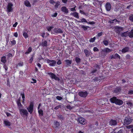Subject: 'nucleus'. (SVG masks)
I'll use <instances>...</instances> for the list:
<instances>
[{"instance_id": "obj_49", "label": "nucleus", "mask_w": 133, "mask_h": 133, "mask_svg": "<svg viewBox=\"0 0 133 133\" xmlns=\"http://www.w3.org/2000/svg\"><path fill=\"white\" fill-rule=\"evenodd\" d=\"M117 133H124V131L123 129H120L118 131Z\"/></svg>"}, {"instance_id": "obj_16", "label": "nucleus", "mask_w": 133, "mask_h": 133, "mask_svg": "<svg viewBox=\"0 0 133 133\" xmlns=\"http://www.w3.org/2000/svg\"><path fill=\"white\" fill-rule=\"evenodd\" d=\"M117 99L116 97L114 96L110 99V101L111 103H115Z\"/></svg>"}, {"instance_id": "obj_7", "label": "nucleus", "mask_w": 133, "mask_h": 133, "mask_svg": "<svg viewBox=\"0 0 133 133\" xmlns=\"http://www.w3.org/2000/svg\"><path fill=\"white\" fill-rule=\"evenodd\" d=\"M13 6V4L10 3H9L8 4L7 6V11L9 12L12 11L13 9L12 6Z\"/></svg>"}, {"instance_id": "obj_41", "label": "nucleus", "mask_w": 133, "mask_h": 133, "mask_svg": "<svg viewBox=\"0 0 133 133\" xmlns=\"http://www.w3.org/2000/svg\"><path fill=\"white\" fill-rule=\"evenodd\" d=\"M95 38H96L95 37H94L93 38H91V39L89 40V42H94L95 40Z\"/></svg>"}, {"instance_id": "obj_36", "label": "nucleus", "mask_w": 133, "mask_h": 133, "mask_svg": "<svg viewBox=\"0 0 133 133\" xmlns=\"http://www.w3.org/2000/svg\"><path fill=\"white\" fill-rule=\"evenodd\" d=\"M80 26L85 31H86L87 30L88 28H89V26H85L83 25H81Z\"/></svg>"}, {"instance_id": "obj_5", "label": "nucleus", "mask_w": 133, "mask_h": 133, "mask_svg": "<svg viewBox=\"0 0 133 133\" xmlns=\"http://www.w3.org/2000/svg\"><path fill=\"white\" fill-rule=\"evenodd\" d=\"M47 63H49L51 66H55L56 64V61L53 60H50L49 59L46 60Z\"/></svg>"}, {"instance_id": "obj_47", "label": "nucleus", "mask_w": 133, "mask_h": 133, "mask_svg": "<svg viewBox=\"0 0 133 133\" xmlns=\"http://www.w3.org/2000/svg\"><path fill=\"white\" fill-rule=\"evenodd\" d=\"M61 105H58L54 109L55 110H57L59 108H61Z\"/></svg>"}, {"instance_id": "obj_24", "label": "nucleus", "mask_w": 133, "mask_h": 133, "mask_svg": "<svg viewBox=\"0 0 133 133\" xmlns=\"http://www.w3.org/2000/svg\"><path fill=\"white\" fill-rule=\"evenodd\" d=\"M25 5L27 7H30L31 6V4L29 1L28 0H26L24 2Z\"/></svg>"}, {"instance_id": "obj_27", "label": "nucleus", "mask_w": 133, "mask_h": 133, "mask_svg": "<svg viewBox=\"0 0 133 133\" xmlns=\"http://www.w3.org/2000/svg\"><path fill=\"white\" fill-rule=\"evenodd\" d=\"M54 127H58L60 125L59 122L57 121L55 122L54 123Z\"/></svg>"}, {"instance_id": "obj_23", "label": "nucleus", "mask_w": 133, "mask_h": 133, "mask_svg": "<svg viewBox=\"0 0 133 133\" xmlns=\"http://www.w3.org/2000/svg\"><path fill=\"white\" fill-rule=\"evenodd\" d=\"M41 45L43 47H47L48 45L47 42L46 41H44L42 43Z\"/></svg>"}, {"instance_id": "obj_60", "label": "nucleus", "mask_w": 133, "mask_h": 133, "mask_svg": "<svg viewBox=\"0 0 133 133\" xmlns=\"http://www.w3.org/2000/svg\"><path fill=\"white\" fill-rule=\"evenodd\" d=\"M57 12H55L54 15H52L51 16L53 17H55L57 16Z\"/></svg>"}, {"instance_id": "obj_9", "label": "nucleus", "mask_w": 133, "mask_h": 133, "mask_svg": "<svg viewBox=\"0 0 133 133\" xmlns=\"http://www.w3.org/2000/svg\"><path fill=\"white\" fill-rule=\"evenodd\" d=\"M54 31L56 33L62 34L63 33V30L60 28H55L54 29Z\"/></svg>"}, {"instance_id": "obj_1", "label": "nucleus", "mask_w": 133, "mask_h": 133, "mask_svg": "<svg viewBox=\"0 0 133 133\" xmlns=\"http://www.w3.org/2000/svg\"><path fill=\"white\" fill-rule=\"evenodd\" d=\"M19 110L20 113L22 116H28L29 113L25 109H21V108Z\"/></svg>"}, {"instance_id": "obj_51", "label": "nucleus", "mask_w": 133, "mask_h": 133, "mask_svg": "<svg viewBox=\"0 0 133 133\" xmlns=\"http://www.w3.org/2000/svg\"><path fill=\"white\" fill-rule=\"evenodd\" d=\"M53 28V27L52 26H50L47 28V29L48 31H50L51 29Z\"/></svg>"}, {"instance_id": "obj_40", "label": "nucleus", "mask_w": 133, "mask_h": 133, "mask_svg": "<svg viewBox=\"0 0 133 133\" xmlns=\"http://www.w3.org/2000/svg\"><path fill=\"white\" fill-rule=\"evenodd\" d=\"M127 104L128 105L130 106L131 107H132L133 106V104L132 103L129 101L127 102Z\"/></svg>"}, {"instance_id": "obj_52", "label": "nucleus", "mask_w": 133, "mask_h": 133, "mask_svg": "<svg viewBox=\"0 0 133 133\" xmlns=\"http://www.w3.org/2000/svg\"><path fill=\"white\" fill-rule=\"evenodd\" d=\"M93 50L94 51H99L98 49L96 47H95L94 48Z\"/></svg>"}, {"instance_id": "obj_31", "label": "nucleus", "mask_w": 133, "mask_h": 133, "mask_svg": "<svg viewBox=\"0 0 133 133\" xmlns=\"http://www.w3.org/2000/svg\"><path fill=\"white\" fill-rule=\"evenodd\" d=\"M32 50V49L31 47H29V48L28 49V50L27 51L25 52V54H28L30 52H31Z\"/></svg>"}, {"instance_id": "obj_11", "label": "nucleus", "mask_w": 133, "mask_h": 133, "mask_svg": "<svg viewBox=\"0 0 133 133\" xmlns=\"http://www.w3.org/2000/svg\"><path fill=\"white\" fill-rule=\"evenodd\" d=\"M78 121L81 124H84L85 123V119L83 118L80 117L78 118Z\"/></svg>"}, {"instance_id": "obj_34", "label": "nucleus", "mask_w": 133, "mask_h": 133, "mask_svg": "<svg viewBox=\"0 0 133 133\" xmlns=\"http://www.w3.org/2000/svg\"><path fill=\"white\" fill-rule=\"evenodd\" d=\"M129 36L130 38L133 37V29L129 33Z\"/></svg>"}, {"instance_id": "obj_14", "label": "nucleus", "mask_w": 133, "mask_h": 133, "mask_svg": "<svg viewBox=\"0 0 133 133\" xmlns=\"http://www.w3.org/2000/svg\"><path fill=\"white\" fill-rule=\"evenodd\" d=\"M61 10L65 14H67L68 12V9L65 6H63L61 8Z\"/></svg>"}, {"instance_id": "obj_13", "label": "nucleus", "mask_w": 133, "mask_h": 133, "mask_svg": "<svg viewBox=\"0 0 133 133\" xmlns=\"http://www.w3.org/2000/svg\"><path fill=\"white\" fill-rule=\"evenodd\" d=\"M17 103L19 108L18 109H21L22 106V105L21 104V103L20 98H19L18 99L17 101Z\"/></svg>"}, {"instance_id": "obj_22", "label": "nucleus", "mask_w": 133, "mask_h": 133, "mask_svg": "<svg viewBox=\"0 0 133 133\" xmlns=\"http://www.w3.org/2000/svg\"><path fill=\"white\" fill-rule=\"evenodd\" d=\"M1 62L4 64L6 62V58L5 56H3L1 58Z\"/></svg>"}, {"instance_id": "obj_54", "label": "nucleus", "mask_w": 133, "mask_h": 133, "mask_svg": "<svg viewBox=\"0 0 133 133\" xmlns=\"http://www.w3.org/2000/svg\"><path fill=\"white\" fill-rule=\"evenodd\" d=\"M54 79L56 80L59 81L60 80L59 78L58 77L56 76V75L55 76V77H54Z\"/></svg>"}, {"instance_id": "obj_48", "label": "nucleus", "mask_w": 133, "mask_h": 133, "mask_svg": "<svg viewBox=\"0 0 133 133\" xmlns=\"http://www.w3.org/2000/svg\"><path fill=\"white\" fill-rule=\"evenodd\" d=\"M66 107L68 109L70 110H71L74 108L73 107H71L70 105H67Z\"/></svg>"}, {"instance_id": "obj_28", "label": "nucleus", "mask_w": 133, "mask_h": 133, "mask_svg": "<svg viewBox=\"0 0 133 133\" xmlns=\"http://www.w3.org/2000/svg\"><path fill=\"white\" fill-rule=\"evenodd\" d=\"M116 22L118 23H119L120 22L117 20L116 19H115L113 20H111L110 21V22L111 23H116Z\"/></svg>"}, {"instance_id": "obj_18", "label": "nucleus", "mask_w": 133, "mask_h": 133, "mask_svg": "<svg viewBox=\"0 0 133 133\" xmlns=\"http://www.w3.org/2000/svg\"><path fill=\"white\" fill-rule=\"evenodd\" d=\"M71 15H72L74 17L77 18H79L78 14L76 12H74L73 13H71L70 14Z\"/></svg>"}, {"instance_id": "obj_35", "label": "nucleus", "mask_w": 133, "mask_h": 133, "mask_svg": "<svg viewBox=\"0 0 133 133\" xmlns=\"http://www.w3.org/2000/svg\"><path fill=\"white\" fill-rule=\"evenodd\" d=\"M129 19L130 21L131 22H133V14H130L129 16Z\"/></svg>"}, {"instance_id": "obj_25", "label": "nucleus", "mask_w": 133, "mask_h": 133, "mask_svg": "<svg viewBox=\"0 0 133 133\" xmlns=\"http://www.w3.org/2000/svg\"><path fill=\"white\" fill-rule=\"evenodd\" d=\"M84 52L85 53V56L86 57H88L89 56L90 52L88 50L85 49L84 50Z\"/></svg>"}, {"instance_id": "obj_19", "label": "nucleus", "mask_w": 133, "mask_h": 133, "mask_svg": "<svg viewBox=\"0 0 133 133\" xmlns=\"http://www.w3.org/2000/svg\"><path fill=\"white\" fill-rule=\"evenodd\" d=\"M129 48L128 47H126L123 48L122 50V52L123 53H125L128 51L129 50Z\"/></svg>"}, {"instance_id": "obj_10", "label": "nucleus", "mask_w": 133, "mask_h": 133, "mask_svg": "<svg viewBox=\"0 0 133 133\" xmlns=\"http://www.w3.org/2000/svg\"><path fill=\"white\" fill-rule=\"evenodd\" d=\"M105 8L107 11H109L110 10L111 8V5L110 3L109 2L106 3L105 5Z\"/></svg>"}, {"instance_id": "obj_61", "label": "nucleus", "mask_w": 133, "mask_h": 133, "mask_svg": "<svg viewBox=\"0 0 133 133\" xmlns=\"http://www.w3.org/2000/svg\"><path fill=\"white\" fill-rule=\"evenodd\" d=\"M102 32H99V33H98V37H100L101 36H102Z\"/></svg>"}, {"instance_id": "obj_8", "label": "nucleus", "mask_w": 133, "mask_h": 133, "mask_svg": "<svg viewBox=\"0 0 133 133\" xmlns=\"http://www.w3.org/2000/svg\"><path fill=\"white\" fill-rule=\"evenodd\" d=\"M109 124L111 126H115L117 124V122L116 120L111 119L109 122Z\"/></svg>"}, {"instance_id": "obj_12", "label": "nucleus", "mask_w": 133, "mask_h": 133, "mask_svg": "<svg viewBox=\"0 0 133 133\" xmlns=\"http://www.w3.org/2000/svg\"><path fill=\"white\" fill-rule=\"evenodd\" d=\"M65 63V66L68 67L69 66H71V64L72 63V61L69 60H65L64 61Z\"/></svg>"}, {"instance_id": "obj_45", "label": "nucleus", "mask_w": 133, "mask_h": 133, "mask_svg": "<svg viewBox=\"0 0 133 133\" xmlns=\"http://www.w3.org/2000/svg\"><path fill=\"white\" fill-rule=\"evenodd\" d=\"M56 98L58 100H61L62 99V98L61 96H57L56 97Z\"/></svg>"}, {"instance_id": "obj_3", "label": "nucleus", "mask_w": 133, "mask_h": 133, "mask_svg": "<svg viewBox=\"0 0 133 133\" xmlns=\"http://www.w3.org/2000/svg\"><path fill=\"white\" fill-rule=\"evenodd\" d=\"M34 104L33 102H31L29 107L27 108L30 114H31L33 111Z\"/></svg>"}, {"instance_id": "obj_43", "label": "nucleus", "mask_w": 133, "mask_h": 133, "mask_svg": "<svg viewBox=\"0 0 133 133\" xmlns=\"http://www.w3.org/2000/svg\"><path fill=\"white\" fill-rule=\"evenodd\" d=\"M34 55H32V57L29 60V62L30 63H31L32 62V61L34 58Z\"/></svg>"}, {"instance_id": "obj_63", "label": "nucleus", "mask_w": 133, "mask_h": 133, "mask_svg": "<svg viewBox=\"0 0 133 133\" xmlns=\"http://www.w3.org/2000/svg\"><path fill=\"white\" fill-rule=\"evenodd\" d=\"M110 59H112L113 58L115 59V58L114 57V55H112L110 56Z\"/></svg>"}, {"instance_id": "obj_56", "label": "nucleus", "mask_w": 133, "mask_h": 133, "mask_svg": "<svg viewBox=\"0 0 133 133\" xmlns=\"http://www.w3.org/2000/svg\"><path fill=\"white\" fill-rule=\"evenodd\" d=\"M84 73H85L84 71H83L82 70H81L80 71H79V73L80 74H82L83 75H85Z\"/></svg>"}, {"instance_id": "obj_39", "label": "nucleus", "mask_w": 133, "mask_h": 133, "mask_svg": "<svg viewBox=\"0 0 133 133\" xmlns=\"http://www.w3.org/2000/svg\"><path fill=\"white\" fill-rule=\"evenodd\" d=\"M114 57L115 58V59L117 58H118L119 59H120L121 58L120 56L117 54H115L114 55Z\"/></svg>"}, {"instance_id": "obj_62", "label": "nucleus", "mask_w": 133, "mask_h": 133, "mask_svg": "<svg viewBox=\"0 0 133 133\" xmlns=\"http://www.w3.org/2000/svg\"><path fill=\"white\" fill-rule=\"evenodd\" d=\"M8 57L9 58L10 57H12V55L11 54L9 53L8 55Z\"/></svg>"}, {"instance_id": "obj_42", "label": "nucleus", "mask_w": 133, "mask_h": 133, "mask_svg": "<svg viewBox=\"0 0 133 133\" xmlns=\"http://www.w3.org/2000/svg\"><path fill=\"white\" fill-rule=\"evenodd\" d=\"M23 36H24V37L25 38H27V37H28V34L26 32H24L23 33Z\"/></svg>"}, {"instance_id": "obj_50", "label": "nucleus", "mask_w": 133, "mask_h": 133, "mask_svg": "<svg viewBox=\"0 0 133 133\" xmlns=\"http://www.w3.org/2000/svg\"><path fill=\"white\" fill-rule=\"evenodd\" d=\"M126 127L127 129H130L133 127V125H129L128 126H126Z\"/></svg>"}, {"instance_id": "obj_58", "label": "nucleus", "mask_w": 133, "mask_h": 133, "mask_svg": "<svg viewBox=\"0 0 133 133\" xmlns=\"http://www.w3.org/2000/svg\"><path fill=\"white\" fill-rule=\"evenodd\" d=\"M126 58L128 59H130V58L131 57L130 55H129V54H127V55L126 56Z\"/></svg>"}, {"instance_id": "obj_33", "label": "nucleus", "mask_w": 133, "mask_h": 133, "mask_svg": "<svg viewBox=\"0 0 133 133\" xmlns=\"http://www.w3.org/2000/svg\"><path fill=\"white\" fill-rule=\"evenodd\" d=\"M104 44L105 45H107L109 44V40H108L104 39L103 41Z\"/></svg>"}, {"instance_id": "obj_55", "label": "nucleus", "mask_w": 133, "mask_h": 133, "mask_svg": "<svg viewBox=\"0 0 133 133\" xmlns=\"http://www.w3.org/2000/svg\"><path fill=\"white\" fill-rule=\"evenodd\" d=\"M3 67L5 69V70H8V67L6 66V65L5 64H4V66H3Z\"/></svg>"}, {"instance_id": "obj_44", "label": "nucleus", "mask_w": 133, "mask_h": 133, "mask_svg": "<svg viewBox=\"0 0 133 133\" xmlns=\"http://www.w3.org/2000/svg\"><path fill=\"white\" fill-rule=\"evenodd\" d=\"M11 42L12 45H14L16 43V41L14 40H12V41H11Z\"/></svg>"}, {"instance_id": "obj_29", "label": "nucleus", "mask_w": 133, "mask_h": 133, "mask_svg": "<svg viewBox=\"0 0 133 133\" xmlns=\"http://www.w3.org/2000/svg\"><path fill=\"white\" fill-rule=\"evenodd\" d=\"M102 51L105 52H111L112 50L108 48H105L102 50Z\"/></svg>"}, {"instance_id": "obj_64", "label": "nucleus", "mask_w": 133, "mask_h": 133, "mask_svg": "<svg viewBox=\"0 0 133 133\" xmlns=\"http://www.w3.org/2000/svg\"><path fill=\"white\" fill-rule=\"evenodd\" d=\"M128 94H133V91L130 90L129 91Z\"/></svg>"}, {"instance_id": "obj_32", "label": "nucleus", "mask_w": 133, "mask_h": 133, "mask_svg": "<svg viewBox=\"0 0 133 133\" xmlns=\"http://www.w3.org/2000/svg\"><path fill=\"white\" fill-rule=\"evenodd\" d=\"M75 61L78 64L81 62V59L78 57H75Z\"/></svg>"}, {"instance_id": "obj_17", "label": "nucleus", "mask_w": 133, "mask_h": 133, "mask_svg": "<svg viewBox=\"0 0 133 133\" xmlns=\"http://www.w3.org/2000/svg\"><path fill=\"white\" fill-rule=\"evenodd\" d=\"M123 103V101L120 99H118L117 100H116V102L115 103L116 104L118 105H122Z\"/></svg>"}, {"instance_id": "obj_21", "label": "nucleus", "mask_w": 133, "mask_h": 133, "mask_svg": "<svg viewBox=\"0 0 133 133\" xmlns=\"http://www.w3.org/2000/svg\"><path fill=\"white\" fill-rule=\"evenodd\" d=\"M57 118L61 120V121H63L65 119L64 117L61 115H59L57 116Z\"/></svg>"}, {"instance_id": "obj_53", "label": "nucleus", "mask_w": 133, "mask_h": 133, "mask_svg": "<svg viewBox=\"0 0 133 133\" xmlns=\"http://www.w3.org/2000/svg\"><path fill=\"white\" fill-rule=\"evenodd\" d=\"M87 23L90 24H95V23L94 22L92 21L91 22H88Z\"/></svg>"}, {"instance_id": "obj_6", "label": "nucleus", "mask_w": 133, "mask_h": 133, "mask_svg": "<svg viewBox=\"0 0 133 133\" xmlns=\"http://www.w3.org/2000/svg\"><path fill=\"white\" fill-rule=\"evenodd\" d=\"M94 68H95L91 72L92 73H94L96 72L97 70H99L100 69V67L99 66L96 64H95Z\"/></svg>"}, {"instance_id": "obj_38", "label": "nucleus", "mask_w": 133, "mask_h": 133, "mask_svg": "<svg viewBox=\"0 0 133 133\" xmlns=\"http://www.w3.org/2000/svg\"><path fill=\"white\" fill-rule=\"evenodd\" d=\"M78 22H86L87 23L88 22L87 21V20H86V19L84 18H82L81 20V21H78Z\"/></svg>"}, {"instance_id": "obj_37", "label": "nucleus", "mask_w": 133, "mask_h": 133, "mask_svg": "<svg viewBox=\"0 0 133 133\" xmlns=\"http://www.w3.org/2000/svg\"><path fill=\"white\" fill-rule=\"evenodd\" d=\"M38 112L39 115L40 116H43V111L41 109H39L38 110Z\"/></svg>"}, {"instance_id": "obj_46", "label": "nucleus", "mask_w": 133, "mask_h": 133, "mask_svg": "<svg viewBox=\"0 0 133 133\" xmlns=\"http://www.w3.org/2000/svg\"><path fill=\"white\" fill-rule=\"evenodd\" d=\"M60 2H57L56 3V4L55 5V6L56 8H58L59 5H60Z\"/></svg>"}, {"instance_id": "obj_59", "label": "nucleus", "mask_w": 133, "mask_h": 133, "mask_svg": "<svg viewBox=\"0 0 133 133\" xmlns=\"http://www.w3.org/2000/svg\"><path fill=\"white\" fill-rule=\"evenodd\" d=\"M32 80L33 81V82H31V83H35L36 82V79H34L33 78L32 79Z\"/></svg>"}, {"instance_id": "obj_57", "label": "nucleus", "mask_w": 133, "mask_h": 133, "mask_svg": "<svg viewBox=\"0 0 133 133\" xmlns=\"http://www.w3.org/2000/svg\"><path fill=\"white\" fill-rule=\"evenodd\" d=\"M7 85L9 86V87H10V82L9 79H8L7 80Z\"/></svg>"}, {"instance_id": "obj_30", "label": "nucleus", "mask_w": 133, "mask_h": 133, "mask_svg": "<svg viewBox=\"0 0 133 133\" xmlns=\"http://www.w3.org/2000/svg\"><path fill=\"white\" fill-rule=\"evenodd\" d=\"M48 74L49 75L50 77H51V78L52 79L54 78L55 75L54 73L51 72L48 73Z\"/></svg>"}, {"instance_id": "obj_20", "label": "nucleus", "mask_w": 133, "mask_h": 133, "mask_svg": "<svg viewBox=\"0 0 133 133\" xmlns=\"http://www.w3.org/2000/svg\"><path fill=\"white\" fill-rule=\"evenodd\" d=\"M128 36H129V32L128 31L122 33L121 34V36L122 37H126Z\"/></svg>"}, {"instance_id": "obj_4", "label": "nucleus", "mask_w": 133, "mask_h": 133, "mask_svg": "<svg viewBox=\"0 0 133 133\" xmlns=\"http://www.w3.org/2000/svg\"><path fill=\"white\" fill-rule=\"evenodd\" d=\"M88 93L87 91H81L79 92L78 94L81 97H85L87 96Z\"/></svg>"}, {"instance_id": "obj_26", "label": "nucleus", "mask_w": 133, "mask_h": 133, "mask_svg": "<svg viewBox=\"0 0 133 133\" xmlns=\"http://www.w3.org/2000/svg\"><path fill=\"white\" fill-rule=\"evenodd\" d=\"M4 123L6 126H10L11 125L10 123L8 120H4Z\"/></svg>"}, {"instance_id": "obj_15", "label": "nucleus", "mask_w": 133, "mask_h": 133, "mask_svg": "<svg viewBox=\"0 0 133 133\" xmlns=\"http://www.w3.org/2000/svg\"><path fill=\"white\" fill-rule=\"evenodd\" d=\"M121 87H117L114 91V92L118 94L121 91Z\"/></svg>"}, {"instance_id": "obj_2", "label": "nucleus", "mask_w": 133, "mask_h": 133, "mask_svg": "<svg viewBox=\"0 0 133 133\" xmlns=\"http://www.w3.org/2000/svg\"><path fill=\"white\" fill-rule=\"evenodd\" d=\"M132 121V119L130 118L125 117L123 125L127 126L130 124Z\"/></svg>"}]
</instances>
